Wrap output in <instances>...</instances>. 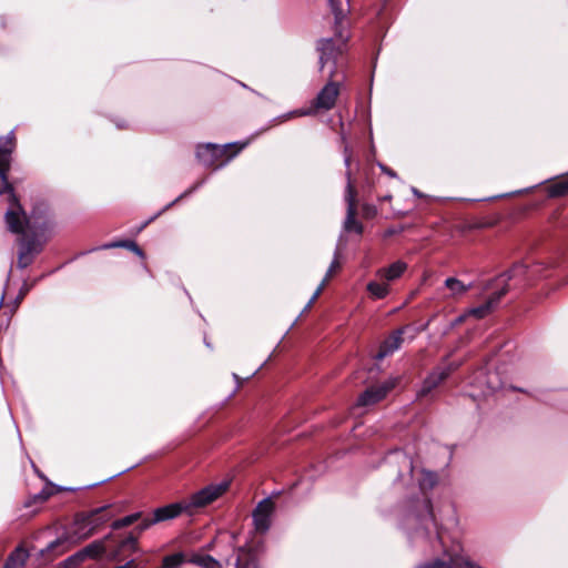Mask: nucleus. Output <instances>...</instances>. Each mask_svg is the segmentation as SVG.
<instances>
[{
  "label": "nucleus",
  "mask_w": 568,
  "mask_h": 568,
  "mask_svg": "<svg viewBox=\"0 0 568 568\" xmlns=\"http://www.w3.org/2000/svg\"><path fill=\"white\" fill-rule=\"evenodd\" d=\"M17 139L13 132L0 136V195L4 196L9 207L4 214L7 229L13 234H23L29 219L23 210L13 185L8 180L11 168V155L16 149Z\"/></svg>",
  "instance_id": "f257e3e1"
},
{
  "label": "nucleus",
  "mask_w": 568,
  "mask_h": 568,
  "mask_svg": "<svg viewBox=\"0 0 568 568\" xmlns=\"http://www.w3.org/2000/svg\"><path fill=\"white\" fill-rule=\"evenodd\" d=\"M229 486L230 483L226 480L219 484H211L194 493L189 498L159 507L152 513V521L159 524L178 518L183 514L192 516L199 509L212 504L221 497L229 489Z\"/></svg>",
  "instance_id": "f03ea898"
},
{
  "label": "nucleus",
  "mask_w": 568,
  "mask_h": 568,
  "mask_svg": "<svg viewBox=\"0 0 568 568\" xmlns=\"http://www.w3.org/2000/svg\"><path fill=\"white\" fill-rule=\"evenodd\" d=\"M400 526L409 538L414 536L427 538L435 534L438 541L443 542L434 519L430 499L426 496L410 500L404 507L400 515Z\"/></svg>",
  "instance_id": "7ed1b4c3"
},
{
  "label": "nucleus",
  "mask_w": 568,
  "mask_h": 568,
  "mask_svg": "<svg viewBox=\"0 0 568 568\" xmlns=\"http://www.w3.org/2000/svg\"><path fill=\"white\" fill-rule=\"evenodd\" d=\"M93 534L94 532L92 531L88 520H85L84 517L82 516V514L79 513L74 516V519L67 531L65 539L59 538V539L52 541L48 546V551H52V552L57 551L59 554H62L68 549V546H65L67 542L77 544V542L88 539Z\"/></svg>",
  "instance_id": "20e7f679"
},
{
  "label": "nucleus",
  "mask_w": 568,
  "mask_h": 568,
  "mask_svg": "<svg viewBox=\"0 0 568 568\" xmlns=\"http://www.w3.org/2000/svg\"><path fill=\"white\" fill-rule=\"evenodd\" d=\"M230 146H219L214 144L200 145L196 150V158L206 168L217 169L224 165L240 149L229 154Z\"/></svg>",
  "instance_id": "39448f33"
},
{
  "label": "nucleus",
  "mask_w": 568,
  "mask_h": 568,
  "mask_svg": "<svg viewBox=\"0 0 568 568\" xmlns=\"http://www.w3.org/2000/svg\"><path fill=\"white\" fill-rule=\"evenodd\" d=\"M399 382V377H389L381 383L372 384L357 396V408L375 405L386 398Z\"/></svg>",
  "instance_id": "423d86ee"
},
{
  "label": "nucleus",
  "mask_w": 568,
  "mask_h": 568,
  "mask_svg": "<svg viewBox=\"0 0 568 568\" xmlns=\"http://www.w3.org/2000/svg\"><path fill=\"white\" fill-rule=\"evenodd\" d=\"M274 511L275 503L272 498H264L257 503L252 513L253 526L256 532L265 534L271 528Z\"/></svg>",
  "instance_id": "0eeeda50"
},
{
  "label": "nucleus",
  "mask_w": 568,
  "mask_h": 568,
  "mask_svg": "<svg viewBox=\"0 0 568 568\" xmlns=\"http://www.w3.org/2000/svg\"><path fill=\"white\" fill-rule=\"evenodd\" d=\"M540 263L528 265L524 262H518L514 264L510 270L500 275V277H505L506 281L519 280L521 283L527 284L537 280L540 276Z\"/></svg>",
  "instance_id": "6e6552de"
},
{
  "label": "nucleus",
  "mask_w": 568,
  "mask_h": 568,
  "mask_svg": "<svg viewBox=\"0 0 568 568\" xmlns=\"http://www.w3.org/2000/svg\"><path fill=\"white\" fill-rule=\"evenodd\" d=\"M339 94V89L336 83H327L314 99L312 106L315 111H327L331 110L336 102Z\"/></svg>",
  "instance_id": "1a4fd4ad"
},
{
  "label": "nucleus",
  "mask_w": 568,
  "mask_h": 568,
  "mask_svg": "<svg viewBox=\"0 0 568 568\" xmlns=\"http://www.w3.org/2000/svg\"><path fill=\"white\" fill-rule=\"evenodd\" d=\"M407 328V326H404L393 331L390 335L383 341L377 353L374 355V358L376 361H382L395 353L402 346L404 342L403 335Z\"/></svg>",
  "instance_id": "9d476101"
},
{
  "label": "nucleus",
  "mask_w": 568,
  "mask_h": 568,
  "mask_svg": "<svg viewBox=\"0 0 568 568\" xmlns=\"http://www.w3.org/2000/svg\"><path fill=\"white\" fill-rule=\"evenodd\" d=\"M138 551V538L132 534L115 541L113 547L110 546L109 554L113 560H122Z\"/></svg>",
  "instance_id": "9b49d317"
},
{
  "label": "nucleus",
  "mask_w": 568,
  "mask_h": 568,
  "mask_svg": "<svg viewBox=\"0 0 568 568\" xmlns=\"http://www.w3.org/2000/svg\"><path fill=\"white\" fill-rule=\"evenodd\" d=\"M509 291V286L506 284L501 290L494 293L484 304L473 307L467 312L468 316L476 318H483L499 303L501 297Z\"/></svg>",
  "instance_id": "f8f14e48"
},
{
  "label": "nucleus",
  "mask_w": 568,
  "mask_h": 568,
  "mask_svg": "<svg viewBox=\"0 0 568 568\" xmlns=\"http://www.w3.org/2000/svg\"><path fill=\"white\" fill-rule=\"evenodd\" d=\"M407 267L408 265L406 262L398 260L386 267L377 270L376 277L390 284L400 278L402 275L407 271Z\"/></svg>",
  "instance_id": "ddd939ff"
},
{
  "label": "nucleus",
  "mask_w": 568,
  "mask_h": 568,
  "mask_svg": "<svg viewBox=\"0 0 568 568\" xmlns=\"http://www.w3.org/2000/svg\"><path fill=\"white\" fill-rule=\"evenodd\" d=\"M447 378V371H442L440 367L434 368L423 381L422 387L417 393L418 397L427 396L435 389L442 382Z\"/></svg>",
  "instance_id": "4468645a"
},
{
  "label": "nucleus",
  "mask_w": 568,
  "mask_h": 568,
  "mask_svg": "<svg viewBox=\"0 0 568 568\" xmlns=\"http://www.w3.org/2000/svg\"><path fill=\"white\" fill-rule=\"evenodd\" d=\"M108 508V506H103L87 513H81L84 519L90 524L94 534L111 519Z\"/></svg>",
  "instance_id": "2eb2a0df"
},
{
  "label": "nucleus",
  "mask_w": 568,
  "mask_h": 568,
  "mask_svg": "<svg viewBox=\"0 0 568 568\" xmlns=\"http://www.w3.org/2000/svg\"><path fill=\"white\" fill-rule=\"evenodd\" d=\"M113 541V536L108 535L101 540H95L81 549V555H85V557L91 559H97L104 552H106L110 548V542Z\"/></svg>",
  "instance_id": "dca6fc26"
},
{
  "label": "nucleus",
  "mask_w": 568,
  "mask_h": 568,
  "mask_svg": "<svg viewBox=\"0 0 568 568\" xmlns=\"http://www.w3.org/2000/svg\"><path fill=\"white\" fill-rule=\"evenodd\" d=\"M235 568H257V557L251 547L243 546L236 549Z\"/></svg>",
  "instance_id": "f3484780"
},
{
  "label": "nucleus",
  "mask_w": 568,
  "mask_h": 568,
  "mask_svg": "<svg viewBox=\"0 0 568 568\" xmlns=\"http://www.w3.org/2000/svg\"><path fill=\"white\" fill-rule=\"evenodd\" d=\"M29 558V552L23 546H18L8 557L2 568H21Z\"/></svg>",
  "instance_id": "a211bd4d"
},
{
  "label": "nucleus",
  "mask_w": 568,
  "mask_h": 568,
  "mask_svg": "<svg viewBox=\"0 0 568 568\" xmlns=\"http://www.w3.org/2000/svg\"><path fill=\"white\" fill-rule=\"evenodd\" d=\"M366 290L369 296L376 300L385 298L390 292L389 284L386 281H381L378 277H376L374 281H371L366 285Z\"/></svg>",
  "instance_id": "6ab92c4d"
},
{
  "label": "nucleus",
  "mask_w": 568,
  "mask_h": 568,
  "mask_svg": "<svg viewBox=\"0 0 568 568\" xmlns=\"http://www.w3.org/2000/svg\"><path fill=\"white\" fill-rule=\"evenodd\" d=\"M189 561L201 568H223L219 560L205 554H194L190 557Z\"/></svg>",
  "instance_id": "aec40b11"
},
{
  "label": "nucleus",
  "mask_w": 568,
  "mask_h": 568,
  "mask_svg": "<svg viewBox=\"0 0 568 568\" xmlns=\"http://www.w3.org/2000/svg\"><path fill=\"white\" fill-rule=\"evenodd\" d=\"M445 287L450 291L452 297H458L464 295L468 290L471 288V284H464L456 277H448L445 280Z\"/></svg>",
  "instance_id": "412c9836"
},
{
  "label": "nucleus",
  "mask_w": 568,
  "mask_h": 568,
  "mask_svg": "<svg viewBox=\"0 0 568 568\" xmlns=\"http://www.w3.org/2000/svg\"><path fill=\"white\" fill-rule=\"evenodd\" d=\"M418 485L422 491L430 490L437 484V475L433 471L422 469L417 475Z\"/></svg>",
  "instance_id": "4be33fe9"
},
{
  "label": "nucleus",
  "mask_w": 568,
  "mask_h": 568,
  "mask_svg": "<svg viewBox=\"0 0 568 568\" xmlns=\"http://www.w3.org/2000/svg\"><path fill=\"white\" fill-rule=\"evenodd\" d=\"M547 192L551 197L564 196L568 194V174L550 184Z\"/></svg>",
  "instance_id": "5701e85b"
},
{
  "label": "nucleus",
  "mask_w": 568,
  "mask_h": 568,
  "mask_svg": "<svg viewBox=\"0 0 568 568\" xmlns=\"http://www.w3.org/2000/svg\"><path fill=\"white\" fill-rule=\"evenodd\" d=\"M348 195H347V202H348V211H347V219L345 221V229L351 230L354 223V214H355V200L353 195V185L352 181L348 180L347 184Z\"/></svg>",
  "instance_id": "b1692460"
},
{
  "label": "nucleus",
  "mask_w": 568,
  "mask_h": 568,
  "mask_svg": "<svg viewBox=\"0 0 568 568\" xmlns=\"http://www.w3.org/2000/svg\"><path fill=\"white\" fill-rule=\"evenodd\" d=\"M185 560L182 552H175L163 558L162 568H179Z\"/></svg>",
  "instance_id": "393cba45"
},
{
  "label": "nucleus",
  "mask_w": 568,
  "mask_h": 568,
  "mask_svg": "<svg viewBox=\"0 0 568 568\" xmlns=\"http://www.w3.org/2000/svg\"><path fill=\"white\" fill-rule=\"evenodd\" d=\"M141 516H142L141 513L131 514L129 516H125L123 518H120V519L113 521L111 527L114 530L123 528V527H128V526L134 524L135 521H138L141 518Z\"/></svg>",
  "instance_id": "a878e982"
},
{
  "label": "nucleus",
  "mask_w": 568,
  "mask_h": 568,
  "mask_svg": "<svg viewBox=\"0 0 568 568\" xmlns=\"http://www.w3.org/2000/svg\"><path fill=\"white\" fill-rule=\"evenodd\" d=\"M112 247H125V248L133 251L139 256H143L142 250L133 241H121V242H115V243H110V244L104 245V248H112Z\"/></svg>",
  "instance_id": "bb28decb"
},
{
  "label": "nucleus",
  "mask_w": 568,
  "mask_h": 568,
  "mask_svg": "<svg viewBox=\"0 0 568 568\" xmlns=\"http://www.w3.org/2000/svg\"><path fill=\"white\" fill-rule=\"evenodd\" d=\"M449 551V549H445L442 558L435 560L430 565H422L417 568H455V565H452L446 556V552Z\"/></svg>",
  "instance_id": "cd10ccee"
},
{
  "label": "nucleus",
  "mask_w": 568,
  "mask_h": 568,
  "mask_svg": "<svg viewBox=\"0 0 568 568\" xmlns=\"http://www.w3.org/2000/svg\"><path fill=\"white\" fill-rule=\"evenodd\" d=\"M493 375H489L485 385L481 382H478V387L481 390L483 395H487L490 392H494L500 387V383L493 381Z\"/></svg>",
  "instance_id": "c85d7f7f"
},
{
  "label": "nucleus",
  "mask_w": 568,
  "mask_h": 568,
  "mask_svg": "<svg viewBox=\"0 0 568 568\" xmlns=\"http://www.w3.org/2000/svg\"><path fill=\"white\" fill-rule=\"evenodd\" d=\"M342 267V262L339 261L338 255L336 254L333 262L329 265V268L325 275V277L329 278Z\"/></svg>",
  "instance_id": "c756f323"
},
{
  "label": "nucleus",
  "mask_w": 568,
  "mask_h": 568,
  "mask_svg": "<svg viewBox=\"0 0 568 568\" xmlns=\"http://www.w3.org/2000/svg\"><path fill=\"white\" fill-rule=\"evenodd\" d=\"M328 1L331 3V7H332L334 13H335L336 20L339 21V19H341L339 16L343 13L341 0H328Z\"/></svg>",
  "instance_id": "7c9ffc66"
},
{
  "label": "nucleus",
  "mask_w": 568,
  "mask_h": 568,
  "mask_svg": "<svg viewBox=\"0 0 568 568\" xmlns=\"http://www.w3.org/2000/svg\"><path fill=\"white\" fill-rule=\"evenodd\" d=\"M362 213L364 217L372 219L377 214V209L374 205H364Z\"/></svg>",
  "instance_id": "2f4dec72"
},
{
  "label": "nucleus",
  "mask_w": 568,
  "mask_h": 568,
  "mask_svg": "<svg viewBox=\"0 0 568 568\" xmlns=\"http://www.w3.org/2000/svg\"><path fill=\"white\" fill-rule=\"evenodd\" d=\"M26 294H27V288H26V290H21V291H20V293H19V295L17 296V298H16L14 303L12 304V306H10V314H11V315H12V314L16 312V310L19 307V305H20L21 301L24 298Z\"/></svg>",
  "instance_id": "473e14b6"
},
{
  "label": "nucleus",
  "mask_w": 568,
  "mask_h": 568,
  "mask_svg": "<svg viewBox=\"0 0 568 568\" xmlns=\"http://www.w3.org/2000/svg\"><path fill=\"white\" fill-rule=\"evenodd\" d=\"M26 294H27V288H26V290H21V291H20V293H19V295L17 296V298H16L14 303L12 304V306H10V314H11V315H12V314L16 312V310L19 307V305H20L21 301L24 298Z\"/></svg>",
  "instance_id": "72a5a7b5"
},
{
  "label": "nucleus",
  "mask_w": 568,
  "mask_h": 568,
  "mask_svg": "<svg viewBox=\"0 0 568 568\" xmlns=\"http://www.w3.org/2000/svg\"><path fill=\"white\" fill-rule=\"evenodd\" d=\"M85 555H81V550L74 554L73 556L69 557L67 562L70 566L78 565L79 562L83 561L85 559Z\"/></svg>",
  "instance_id": "f704fd0d"
},
{
  "label": "nucleus",
  "mask_w": 568,
  "mask_h": 568,
  "mask_svg": "<svg viewBox=\"0 0 568 568\" xmlns=\"http://www.w3.org/2000/svg\"><path fill=\"white\" fill-rule=\"evenodd\" d=\"M460 365H462V363H459V362H452V363H448L445 366H439V367H440L442 371H447V377H448L453 372L458 369V367Z\"/></svg>",
  "instance_id": "c9c22d12"
},
{
  "label": "nucleus",
  "mask_w": 568,
  "mask_h": 568,
  "mask_svg": "<svg viewBox=\"0 0 568 568\" xmlns=\"http://www.w3.org/2000/svg\"><path fill=\"white\" fill-rule=\"evenodd\" d=\"M156 523H153L152 521V516L151 517H146L142 520V523L139 525V529L140 531L144 530V529H148L149 527H151L152 525H155Z\"/></svg>",
  "instance_id": "e433bc0d"
},
{
  "label": "nucleus",
  "mask_w": 568,
  "mask_h": 568,
  "mask_svg": "<svg viewBox=\"0 0 568 568\" xmlns=\"http://www.w3.org/2000/svg\"><path fill=\"white\" fill-rule=\"evenodd\" d=\"M378 165H379L381 170H382L385 174H387L388 176H390V178H396V176H397L396 172H395V171H393L392 169H389V168H387V166H385V165H383V164H381V163H379Z\"/></svg>",
  "instance_id": "4c0bfd02"
},
{
  "label": "nucleus",
  "mask_w": 568,
  "mask_h": 568,
  "mask_svg": "<svg viewBox=\"0 0 568 568\" xmlns=\"http://www.w3.org/2000/svg\"><path fill=\"white\" fill-rule=\"evenodd\" d=\"M114 568H138V562L134 559L126 561L124 565L116 566Z\"/></svg>",
  "instance_id": "58836bf2"
},
{
  "label": "nucleus",
  "mask_w": 568,
  "mask_h": 568,
  "mask_svg": "<svg viewBox=\"0 0 568 568\" xmlns=\"http://www.w3.org/2000/svg\"><path fill=\"white\" fill-rule=\"evenodd\" d=\"M468 316L467 313L465 315H462V316H458L456 320H454L450 325H449V328H453L455 327L456 325L460 324L464 322L465 317Z\"/></svg>",
  "instance_id": "ea45409f"
},
{
  "label": "nucleus",
  "mask_w": 568,
  "mask_h": 568,
  "mask_svg": "<svg viewBox=\"0 0 568 568\" xmlns=\"http://www.w3.org/2000/svg\"><path fill=\"white\" fill-rule=\"evenodd\" d=\"M328 281H329V278L324 277V280L320 284V286L316 288V292H320V294H322V292L324 291L326 284L328 283Z\"/></svg>",
  "instance_id": "a19ab883"
},
{
  "label": "nucleus",
  "mask_w": 568,
  "mask_h": 568,
  "mask_svg": "<svg viewBox=\"0 0 568 568\" xmlns=\"http://www.w3.org/2000/svg\"><path fill=\"white\" fill-rule=\"evenodd\" d=\"M320 295V292L315 291L306 307L310 308L313 305V303L318 298Z\"/></svg>",
  "instance_id": "79ce46f5"
},
{
  "label": "nucleus",
  "mask_w": 568,
  "mask_h": 568,
  "mask_svg": "<svg viewBox=\"0 0 568 568\" xmlns=\"http://www.w3.org/2000/svg\"><path fill=\"white\" fill-rule=\"evenodd\" d=\"M432 320H433V317H432L429 321H427L425 324H422V326H419L418 328H416V334H417V333H420V332H423V331H425V329L428 327V325H429V323H430V321H432Z\"/></svg>",
  "instance_id": "37998d69"
},
{
  "label": "nucleus",
  "mask_w": 568,
  "mask_h": 568,
  "mask_svg": "<svg viewBox=\"0 0 568 568\" xmlns=\"http://www.w3.org/2000/svg\"><path fill=\"white\" fill-rule=\"evenodd\" d=\"M410 190H412V193H413L415 196H417V197H424V196H425L420 191H418V190H417L416 187H414V186H413Z\"/></svg>",
  "instance_id": "c03bdc74"
},
{
  "label": "nucleus",
  "mask_w": 568,
  "mask_h": 568,
  "mask_svg": "<svg viewBox=\"0 0 568 568\" xmlns=\"http://www.w3.org/2000/svg\"><path fill=\"white\" fill-rule=\"evenodd\" d=\"M404 458H405V462H406V463H407V465H408L409 471H410V473H413V471H414V469H413V466H412V462H410V460H408L406 457H404Z\"/></svg>",
  "instance_id": "a18cd8bd"
},
{
  "label": "nucleus",
  "mask_w": 568,
  "mask_h": 568,
  "mask_svg": "<svg viewBox=\"0 0 568 568\" xmlns=\"http://www.w3.org/2000/svg\"><path fill=\"white\" fill-rule=\"evenodd\" d=\"M327 63V59L324 58V54L321 57V64H322V69L325 67V64Z\"/></svg>",
  "instance_id": "49530a36"
},
{
  "label": "nucleus",
  "mask_w": 568,
  "mask_h": 568,
  "mask_svg": "<svg viewBox=\"0 0 568 568\" xmlns=\"http://www.w3.org/2000/svg\"><path fill=\"white\" fill-rule=\"evenodd\" d=\"M356 230H357V235L362 233V225L357 222V226H356Z\"/></svg>",
  "instance_id": "de8ad7c7"
},
{
  "label": "nucleus",
  "mask_w": 568,
  "mask_h": 568,
  "mask_svg": "<svg viewBox=\"0 0 568 568\" xmlns=\"http://www.w3.org/2000/svg\"><path fill=\"white\" fill-rule=\"evenodd\" d=\"M345 161H346L347 166H349V164H351V156H347Z\"/></svg>",
  "instance_id": "09e8293b"
}]
</instances>
